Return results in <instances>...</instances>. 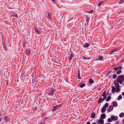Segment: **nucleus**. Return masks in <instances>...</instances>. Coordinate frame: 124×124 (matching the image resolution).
I'll return each instance as SVG.
<instances>
[{
	"label": "nucleus",
	"instance_id": "5",
	"mask_svg": "<svg viewBox=\"0 0 124 124\" xmlns=\"http://www.w3.org/2000/svg\"><path fill=\"white\" fill-rule=\"evenodd\" d=\"M112 90H111V92L112 93H115V92L116 91V89L115 87L113 86H112Z\"/></svg>",
	"mask_w": 124,
	"mask_h": 124
},
{
	"label": "nucleus",
	"instance_id": "54",
	"mask_svg": "<svg viewBox=\"0 0 124 124\" xmlns=\"http://www.w3.org/2000/svg\"><path fill=\"white\" fill-rule=\"evenodd\" d=\"M91 124H96L95 123H92Z\"/></svg>",
	"mask_w": 124,
	"mask_h": 124
},
{
	"label": "nucleus",
	"instance_id": "15",
	"mask_svg": "<svg viewBox=\"0 0 124 124\" xmlns=\"http://www.w3.org/2000/svg\"><path fill=\"white\" fill-rule=\"evenodd\" d=\"M111 97L110 96H109L107 97L106 99V101H109L111 99Z\"/></svg>",
	"mask_w": 124,
	"mask_h": 124
},
{
	"label": "nucleus",
	"instance_id": "63",
	"mask_svg": "<svg viewBox=\"0 0 124 124\" xmlns=\"http://www.w3.org/2000/svg\"><path fill=\"white\" fill-rule=\"evenodd\" d=\"M97 124H100L99 123H98Z\"/></svg>",
	"mask_w": 124,
	"mask_h": 124
},
{
	"label": "nucleus",
	"instance_id": "13",
	"mask_svg": "<svg viewBox=\"0 0 124 124\" xmlns=\"http://www.w3.org/2000/svg\"><path fill=\"white\" fill-rule=\"evenodd\" d=\"M90 45V44H89L88 43H86L84 44V46L85 48H87Z\"/></svg>",
	"mask_w": 124,
	"mask_h": 124
},
{
	"label": "nucleus",
	"instance_id": "28",
	"mask_svg": "<svg viewBox=\"0 0 124 124\" xmlns=\"http://www.w3.org/2000/svg\"><path fill=\"white\" fill-rule=\"evenodd\" d=\"M124 2V0H121L119 2V4H121Z\"/></svg>",
	"mask_w": 124,
	"mask_h": 124
},
{
	"label": "nucleus",
	"instance_id": "8",
	"mask_svg": "<svg viewBox=\"0 0 124 124\" xmlns=\"http://www.w3.org/2000/svg\"><path fill=\"white\" fill-rule=\"evenodd\" d=\"M106 117V115L104 113L101 114V118L102 119H105Z\"/></svg>",
	"mask_w": 124,
	"mask_h": 124
},
{
	"label": "nucleus",
	"instance_id": "4",
	"mask_svg": "<svg viewBox=\"0 0 124 124\" xmlns=\"http://www.w3.org/2000/svg\"><path fill=\"white\" fill-rule=\"evenodd\" d=\"M55 91L54 89L53 88H51L49 92V95H52L54 93Z\"/></svg>",
	"mask_w": 124,
	"mask_h": 124
},
{
	"label": "nucleus",
	"instance_id": "44",
	"mask_svg": "<svg viewBox=\"0 0 124 124\" xmlns=\"http://www.w3.org/2000/svg\"><path fill=\"white\" fill-rule=\"evenodd\" d=\"M113 51L112 50L110 52V54H113Z\"/></svg>",
	"mask_w": 124,
	"mask_h": 124
},
{
	"label": "nucleus",
	"instance_id": "36",
	"mask_svg": "<svg viewBox=\"0 0 124 124\" xmlns=\"http://www.w3.org/2000/svg\"><path fill=\"white\" fill-rule=\"evenodd\" d=\"M106 93V92H104L102 94V96L103 97L105 96V95Z\"/></svg>",
	"mask_w": 124,
	"mask_h": 124
},
{
	"label": "nucleus",
	"instance_id": "40",
	"mask_svg": "<svg viewBox=\"0 0 124 124\" xmlns=\"http://www.w3.org/2000/svg\"><path fill=\"white\" fill-rule=\"evenodd\" d=\"M27 79L28 81H29L30 80V76L28 77L27 78Z\"/></svg>",
	"mask_w": 124,
	"mask_h": 124
},
{
	"label": "nucleus",
	"instance_id": "27",
	"mask_svg": "<svg viewBox=\"0 0 124 124\" xmlns=\"http://www.w3.org/2000/svg\"><path fill=\"white\" fill-rule=\"evenodd\" d=\"M116 92H119L120 91V89L119 87H116Z\"/></svg>",
	"mask_w": 124,
	"mask_h": 124
},
{
	"label": "nucleus",
	"instance_id": "17",
	"mask_svg": "<svg viewBox=\"0 0 124 124\" xmlns=\"http://www.w3.org/2000/svg\"><path fill=\"white\" fill-rule=\"evenodd\" d=\"M124 116V113H121L119 115V116L121 118L123 117Z\"/></svg>",
	"mask_w": 124,
	"mask_h": 124
},
{
	"label": "nucleus",
	"instance_id": "18",
	"mask_svg": "<svg viewBox=\"0 0 124 124\" xmlns=\"http://www.w3.org/2000/svg\"><path fill=\"white\" fill-rule=\"evenodd\" d=\"M89 18L87 16H85V20H86V22L87 23H88L89 22Z\"/></svg>",
	"mask_w": 124,
	"mask_h": 124
},
{
	"label": "nucleus",
	"instance_id": "24",
	"mask_svg": "<svg viewBox=\"0 0 124 124\" xmlns=\"http://www.w3.org/2000/svg\"><path fill=\"white\" fill-rule=\"evenodd\" d=\"M115 85L116 87H119V84L118 83H116L115 84Z\"/></svg>",
	"mask_w": 124,
	"mask_h": 124
},
{
	"label": "nucleus",
	"instance_id": "3",
	"mask_svg": "<svg viewBox=\"0 0 124 124\" xmlns=\"http://www.w3.org/2000/svg\"><path fill=\"white\" fill-rule=\"evenodd\" d=\"M111 118L112 120L114 121H116L118 119V118L117 116H115L113 115H112L111 116Z\"/></svg>",
	"mask_w": 124,
	"mask_h": 124
},
{
	"label": "nucleus",
	"instance_id": "51",
	"mask_svg": "<svg viewBox=\"0 0 124 124\" xmlns=\"http://www.w3.org/2000/svg\"><path fill=\"white\" fill-rule=\"evenodd\" d=\"M16 4H17L16 6H18V3L17 2H16Z\"/></svg>",
	"mask_w": 124,
	"mask_h": 124
},
{
	"label": "nucleus",
	"instance_id": "45",
	"mask_svg": "<svg viewBox=\"0 0 124 124\" xmlns=\"http://www.w3.org/2000/svg\"><path fill=\"white\" fill-rule=\"evenodd\" d=\"M82 59H86V58H85V57H84L83 56L82 57Z\"/></svg>",
	"mask_w": 124,
	"mask_h": 124
},
{
	"label": "nucleus",
	"instance_id": "39",
	"mask_svg": "<svg viewBox=\"0 0 124 124\" xmlns=\"http://www.w3.org/2000/svg\"><path fill=\"white\" fill-rule=\"evenodd\" d=\"M106 96H105L104 97L103 99H102V102H103L104 100L106 99Z\"/></svg>",
	"mask_w": 124,
	"mask_h": 124
},
{
	"label": "nucleus",
	"instance_id": "61",
	"mask_svg": "<svg viewBox=\"0 0 124 124\" xmlns=\"http://www.w3.org/2000/svg\"><path fill=\"white\" fill-rule=\"evenodd\" d=\"M108 93V92L107 93H107Z\"/></svg>",
	"mask_w": 124,
	"mask_h": 124
},
{
	"label": "nucleus",
	"instance_id": "52",
	"mask_svg": "<svg viewBox=\"0 0 124 124\" xmlns=\"http://www.w3.org/2000/svg\"><path fill=\"white\" fill-rule=\"evenodd\" d=\"M25 46V43H24L23 44V47H24V46Z\"/></svg>",
	"mask_w": 124,
	"mask_h": 124
},
{
	"label": "nucleus",
	"instance_id": "30",
	"mask_svg": "<svg viewBox=\"0 0 124 124\" xmlns=\"http://www.w3.org/2000/svg\"><path fill=\"white\" fill-rule=\"evenodd\" d=\"M77 77L78 79H79L80 78L79 71L78 72Z\"/></svg>",
	"mask_w": 124,
	"mask_h": 124
},
{
	"label": "nucleus",
	"instance_id": "19",
	"mask_svg": "<svg viewBox=\"0 0 124 124\" xmlns=\"http://www.w3.org/2000/svg\"><path fill=\"white\" fill-rule=\"evenodd\" d=\"M98 58L99 60H102L103 57L102 56H101V55H99L98 56Z\"/></svg>",
	"mask_w": 124,
	"mask_h": 124
},
{
	"label": "nucleus",
	"instance_id": "53",
	"mask_svg": "<svg viewBox=\"0 0 124 124\" xmlns=\"http://www.w3.org/2000/svg\"><path fill=\"white\" fill-rule=\"evenodd\" d=\"M5 118V120H6V119H6V118H7V117H6V116H5V118Z\"/></svg>",
	"mask_w": 124,
	"mask_h": 124
},
{
	"label": "nucleus",
	"instance_id": "50",
	"mask_svg": "<svg viewBox=\"0 0 124 124\" xmlns=\"http://www.w3.org/2000/svg\"><path fill=\"white\" fill-rule=\"evenodd\" d=\"M122 94L123 96H124V92L122 93Z\"/></svg>",
	"mask_w": 124,
	"mask_h": 124
},
{
	"label": "nucleus",
	"instance_id": "10",
	"mask_svg": "<svg viewBox=\"0 0 124 124\" xmlns=\"http://www.w3.org/2000/svg\"><path fill=\"white\" fill-rule=\"evenodd\" d=\"M73 56V54H69V60L70 61V60H71L72 59V58Z\"/></svg>",
	"mask_w": 124,
	"mask_h": 124
},
{
	"label": "nucleus",
	"instance_id": "38",
	"mask_svg": "<svg viewBox=\"0 0 124 124\" xmlns=\"http://www.w3.org/2000/svg\"><path fill=\"white\" fill-rule=\"evenodd\" d=\"M111 72V70H110V71H109L107 73V74H106V75H109V74Z\"/></svg>",
	"mask_w": 124,
	"mask_h": 124
},
{
	"label": "nucleus",
	"instance_id": "26",
	"mask_svg": "<svg viewBox=\"0 0 124 124\" xmlns=\"http://www.w3.org/2000/svg\"><path fill=\"white\" fill-rule=\"evenodd\" d=\"M122 72V71L120 70H118L116 72L117 74H120Z\"/></svg>",
	"mask_w": 124,
	"mask_h": 124
},
{
	"label": "nucleus",
	"instance_id": "42",
	"mask_svg": "<svg viewBox=\"0 0 124 124\" xmlns=\"http://www.w3.org/2000/svg\"><path fill=\"white\" fill-rule=\"evenodd\" d=\"M12 0H8L9 1H10L11 2H14V1L15 0H13L12 1Z\"/></svg>",
	"mask_w": 124,
	"mask_h": 124
},
{
	"label": "nucleus",
	"instance_id": "49",
	"mask_svg": "<svg viewBox=\"0 0 124 124\" xmlns=\"http://www.w3.org/2000/svg\"><path fill=\"white\" fill-rule=\"evenodd\" d=\"M90 123L89 122H88L87 123V124H90Z\"/></svg>",
	"mask_w": 124,
	"mask_h": 124
},
{
	"label": "nucleus",
	"instance_id": "55",
	"mask_svg": "<svg viewBox=\"0 0 124 124\" xmlns=\"http://www.w3.org/2000/svg\"><path fill=\"white\" fill-rule=\"evenodd\" d=\"M1 70H0V75L1 74Z\"/></svg>",
	"mask_w": 124,
	"mask_h": 124
},
{
	"label": "nucleus",
	"instance_id": "64",
	"mask_svg": "<svg viewBox=\"0 0 124 124\" xmlns=\"http://www.w3.org/2000/svg\"><path fill=\"white\" fill-rule=\"evenodd\" d=\"M1 38H3V37H1Z\"/></svg>",
	"mask_w": 124,
	"mask_h": 124
},
{
	"label": "nucleus",
	"instance_id": "9",
	"mask_svg": "<svg viewBox=\"0 0 124 124\" xmlns=\"http://www.w3.org/2000/svg\"><path fill=\"white\" fill-rule=\"evenodd\" d=\"M106 110V109L104 107H103L101 108V112L102 113L105 112Z\"/></svg>",
	"mask_w": 124,
	"mask_h": 124
},
{
	"label": "nucleus",
	"instance_id": "7",
	"mask_svg": "<svg viewBox=\"0 0 124 124\" xmlns=\"http://www.w3.org/2000/svg\"><path fill=\"white\" fill-rule=\"evenodd\" d=\"M113 107L112 105L110 106L108 109V112H111L113 108Z\"/></svg>",
	"mask_w": 124,
	"mask_h": 124
},
{
	"label": "nucleus",
	"instance_id": "62",
	"mask_svg": "<svg viewBox=\"0 0 124 124\" xmlns=\"http://www.w3.org/2000/svg\"><path fill=\"white\" fill-rule=\"evenodd\" d=\"M106 124H109V123H107Z\"/></svg>",
	"mask_w": 124,
	"mask_h": 124
},
{
	"label": "nucleus",
	"instance_id": "11",
	"mask_svg": "<svg viewBox=\"0 0 124 124\" xmlns=\"http://www.w3.org/2000/svg\"><path fill=\"white\" fill-rule=\"evenodd\" d=\"M95 115V114L94 112L92 113L91 115V118H94Z\"/></svg>",
	"mask_w": 124,
	"mask_h": 124
},
{
	"label": "nucleus",
	"instance_id": "41",
	"mask_svg": "<svg viewBox=\"0 0 124 124\" xmlns=\"http://www.w3.org/2000/svg\"><path fill=\"white\" fill-rule=\"evenodd\" d=\"M118 69H122L123 67L121 66H120L119 67H118Z\"/></svg>",
	"mask_w": 124,
	"mask_h": 124
},
{
	"label": "nucleus",
	"instance_id": "35",
	"mask_svg": "<svg viewBox=\"0 0 124 124\" xmlns=\"http://www.w3.org/2000/svg\"><path fill=\"white\" fill-rule=\"evenodd\" d=\"M102 2H99L98 4V6H100L102 4Z\"/></svg>",
	"mask_w": 124,
	"mask_h": 124
},
{
	"label": "nucleus",
	"instance_id": "43",
	"mask_svg": "<svg viewBox=\"0 0 124 124\" xmlns=\"http://www.w3.org/2000/svg\"><path fill=\"white\" fill-rule=\"evenodd\" d=\"M35 119V118H32L31 119V121L33 122L34 121Z\"/></svg>",
	"mask_w": 124,
	"mask_h": 124
},
{
	"label": "nucleus",
	"instance_id": "1",
	"mask_svg": "<svg viewBox=\"0 0 124 124\" xmlns=\"http://www.w3.org/2000/svg\"><path fill=\"white\" fill-rule=\"evenodd\" d=\"M60 105H59L54 107L52 109V111L53 112L54 111H55L58 109L60 107Z\"/></svg>",
	"mask_w": 124,
	"mask_h": 124
},
{
	"label": "nucleus",
	"instance_id": "29",
	"mask_svg": "<svg viewBox=\"0 0 124 124\" xmlns=\"http://www.w3.org/2000/svg\"><path fill=\"white\" fill-rule=\"evenodd\" d=\"M108 103H106L105 104V105L104 106H103V107H104L105 108H106L107 107H108Z\"/></svg>",
	"mask_w": 124,
	"mask_h": 124
},
{
	"label": "nucleus",
	"instance_id": "60",
	"mask_svg": "<svg viewBox=\"0 0 124 124\" xmlns=\"http://www.w3.org/2000/svg\"><path fill=\"white\" fill-rule=\"evenodd\" d=\"M1 121V119H0V122Z\"/></svg>",
	"mask_w": 124,
	"mask_h": 124
},
{
	"label": "nucleus",
	"instance_id": "12",
	"mask_svg": "<svg viewBox=\"0 0 124 124\" xmlns=\"http://www.w3.org/2000/svg\"><path fill=\"white\" fill-rule=\"evenodd\" d=\"M34 28L35 31L36 32V33L38 34H39V31L38 30V29H36L35 26H34Z\"/></svg>",
	"mask_w": 124,
	"mask_h": 124
},
{
	"label": "nucleus",
	"instance_id": "33",
	"mask_svg": "<svg viewBox=\"0 0 124 124\" xmlns=\"http://www.w3.org/2000/svg\"><path fill=\"white\" fill-rule=\"evenodd\" d=\"M118 69V67H115L113 69L114 70H117Z\"/></svg>",
	"mask_w": 124,
	"mask_h": 124
},
{
	"label": "nucleus",
	"instance_id": "32",
	"mask_svg": "<svg viewBox=\"0 0 124 124\" xmlns=\"http://www.w3.org/2000/svg\"><path fill=\"white\" fill-rule=\"evenodd\" d=\"M108 122H112V120L110 118H109L108 119Z\"/></svg>",
	"mask_w": 124,
	"mask_h": 124
},
{
	"label": "nucleus",
	"instance_id": "47",
	"mask_svg": "<svg viewBox=\"0 0 124 124\" xmlns=\"http://www.w3.org/2000/svg\"><path fill=\"white\" fill-rule=\"evenodd\" d=\"M52 1L53 3H54L55 2V0H52Z\"/></svg>",
	"mask_w": 124,
	"mask_h": 124
},
{
	"label": "nucleus",
	"instance_id": "46",
	"mask_svg": "<svg viewBox=\"0 0 124 124\" xmlns=\"http://www.w3.org/2000/svg\"><path fill=\"white\" fill-rule=\"evenodd\" d=\"M44 116V114H42L41 115V117H42Z\"/></svg>",
	"mask_w": 124,
	"mask_h": 124
},
{
	"label": "nucleus",
	"instance_id": "31",
	"mask_svg": "<svg viewBox=\"0 0 124 124\" xmlns=\"http://www.w3.org/2000/svg\"><path fill=\"white\" fill-rule=\"evenodd\" d=\"M117 76L116 75V74H114L113 76V78L114 79H115Z\"/></svg>",
	"mask_w": 124,
	"mask_h": 124
},
{
	"label": "nucleus",
	"instance_id": "16",
	"mask_svg": "<svg viewBox=\"0 0 124 124\" xmlns=\"http://www.w3.org/2000/svg\"><path fill=\"white\" fill-rule=\"evenodd\" d=\"M112 105L114 107H116L117 105V103L116 101H114L112 102Z\"/></svg>",
	"mask_w": 124,
	"mask_h": 124
},
{
	"label": "nucleus",
	"instance_id": "20",
	"mask_svg": "<svg viewBox=\"0 0 124 124\" xmlns=\"http://www.w3.org/2000/svg\"><path fill=\"white\" fill-rule=\"evenodd\" d=\"M102 98H99V100L98 101V104L100 103L101 102V101H102Z\"/></svg>",
	"mask_w": 124,
	"mask_h": 124
},
{
	"label": "nucleus",
	"instance_id": "58",
	"mask_svg": "<svg viewBox=\"0 0 124 124\" xmlns=\"http://www.w3.org/2000/svg\"><path fill=\"white\" fill-rule=\"evenodd\" d=\"M123 121L124 123V118L123 119Z\"/></svg>",
	"mask_w": 124,
	"mask_h": 124
},
{
	"label": "nucleus",
	"instance_id": "34",
	"mask_svg": "<svg viewBox=\"0 0 124 124\" xmlns=\"http://www.w3.org/2000/svg\"><path fill=\"white\" fill-rule=\"evenodd\" d=\"M112 51H113V52H116L117 51V49L114 48L113 49Z\"/></svg>",
	"mask_w": 124,
	"mask_h": 124
},
{
	"label": "nucleus",
	"instance_id": "6",
	"mask_svg": "<svg viewBox=\"0 0 124 124\" xmlns=\"http://www.w3.org/2000/svg\"><path fill=\"white\" fill-rule=\"evenodd\" d=\"M94 81L92 80L91 78H90V79L89 80L88 83V85H89L90 84H92L94 83Z\"/></svg>",
	"mask_w": 124,
	"mask_h": 124
},
{
	"label": "nucleus",
	"instance_id": "37",
	"mask_svg": "<svg viewBox=\"0 0 124 124\" xmlns=\"http://www.w3.org/2000/svg\"><path fill=\"white\" fill-rule=\"evenodd\" d=\"M93 10H90L89 11L88 13H90V14H92L93 13Z\"/></svg>",
	"mask_w": 124,
	"mask_h": 124
},
{
	"label": "nucleus",
	"instance_id": "23",
	"mask_svg": "<svg viewBox=\"0 0 124 124\" xmlns=\"http://www.w3.org/2000/svg\"><path fill=\"white\" fill-rule=\"evenodd\" d=\"M13 16L16 18H18V16H17V14L15 13H13Z\"/></svg>",
	"mask_w": 124,
	"mask_h": 124
},
{
	"label": "nucleus",
	"instance_id": "56",
	"mask_svg": "<svg viewBox=\"0 0 124 124\" xmlns=\"http://www.w3.org/2000/svg\"><path fill=\"white\" fill-rule=\"evenodd\" d=\"M116 123H119V122H118V121H117L116 122Z\"/></svg>",
	"mask_w": 124,
	"mask_h": 124
},
{
	"label": "nucleus",
	"instance_id": "22",
	"mask_svg": "<svg viewBox=\"0 0 124 124\" xmlns=\"http://www.w3.org/2000/svg\"><path fill=\"white\" fill-rule=\"evenodd\" d=\"M79 85H80V87L81 88H82L84 86H85V84L84 83H83L81 84H79Z\"/></svg>",
	"mask_w": 124,
	"mask_h": 124
},
{
	"label": "nucleus",
	"instance_id": "57",
	"mask_svg": "<svg viewBox=\"0 0 124 124\" xmlns=\"http://www.w3.org/2000/svg\"><path fill=\"white\" fill-rule=\"evenodd\" d=\"M36 110L35 109H34V110L33 111H36Z\"/></svg>",
	"mask_w": 124,
	"mask_h": 124
},
{
	"label": "nucleus",
	"instance_id": "21",
	"mask_svg": "<svg viewBox=\"0 0 124 124\" xmlns=\"http://www.w3.org/2000/svg\"><path fill=\"white\" fill-rule=\"evenodd\" d=\"M30 52V50H28V49H27L26 50V54L27 55H28L29 54Z\"/></svg>",
	"mask_w": 124,
	"mask_h": 124
},
{
	"label": "nucleus",
	"instance_id": "14",
	"mask_svg": "<svg viewBox=\"0 0 124 124\" xmlns=\"http://www.w3.org/2000/svg\"><path fill=\"white\" fill-rule=\"evenodd\" d=\"M99 122L101 124H103L104 121L103 119H100L99 120Z\"/></svg>",
	"mask_w": 124,
	"mask_h": 124
},
{
	"label": "nucleus",
	"instance_id": "25",
	"mask_svg": "<svg viewBox=\"0 0 124 124\" xmlns=\"http://www.w3.org/2000/svg\"><path fill=\"white\" fill-rule=\"evenodd\" d=\"M122 96L121 95H120L118 96V100H121L122 99Z\"/></svg>",
	"mask_w": 124,
	"mask_h": 124
},
{
	"label": "nucleus",
	"instance_id": "48",
	"mask_svg": "<svg viewBox=\"0 0 124 124\" xmlns=\"http://www.w3.org/2000/svg\"><path fill=\"white\" fill-rule=\"evenodd\" d=\"M47 117H46L44 118V121L46 120H47Z\"/></svg>",
	"mask_w": 124,
	"mask_h": 124
},
{
	"label": "nucleus",
	"instance_id": "59",
	"mask_svg": "<svg viewBox=\"0 0 124 124\" xmlns=\"http://www.w3.org/2000/svg\"><path fill=\"white\" fill-rule=\"evenodd\" d=\"M109 77L110 78H111V76H109Z\"/></svg>",
	"mask_w": 124,
	"mask_h": 124
},
{
	"label": "nucleus",
	"instance_id": "2",
	"mask_svg": "<svg viewBox=\"0 0 124 124\" xmlns=\"http://www.w3.org/2000/svg\"><path fill=\"white\" fill-rule=\"evenodd\" d=\"M45 16L46 17L49 19H51V15L49 12H47L45 14Z\"/></svg>",
	"mask_w": 124,
	"mask_h": 124
}]
</instances>
